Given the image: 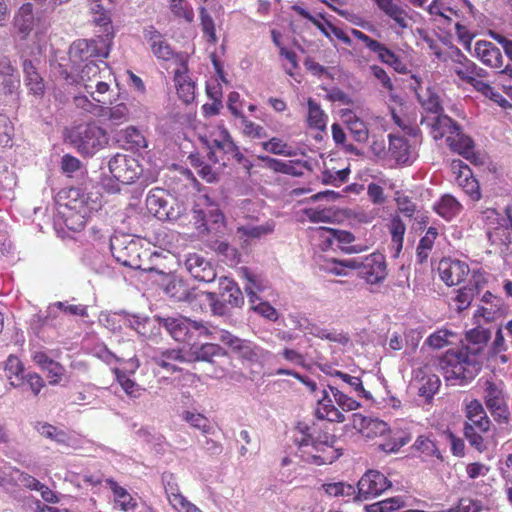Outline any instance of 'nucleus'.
<instances>
[{
	"label": "nucleus",
	"mask_w": 512,
	"mask_h": 512,
	"mask_svg": "<svg viewBox=\"0 0 512 512\" xmlns=\"http://www.w3.org/2000/svg\"><path fill=\"white\" fill-rule=\"evenodd\" d=\"M418 100L427 113L426 116H437L442 114V106L438 94L431 88L417 92Z\"/></svg>",
	"instance_id": "nucleus-48"
},
{
	"label": "nucleus",
	"mask_w": 512,
	"mask_h": 512,
	"mask_svg": "<svg viewBox=\"0 0 512 512\" xmlns=\"http://www.w3.org/2000/svg\"><path fill=\"white\" fill-rule=\"evenodd\" d=\"M112 36L101 33L95 39H79L69 49V66L77 69L81 64L93 61V58H107L110 52Z\"/></svg>",
	"instance_id": "nucleus-10"
},
{
	"label": "nucleus",
	"mask_w": 512,
	"mask_h": 512,
	"mask_svg": "<svg viewBox=\"0 0 512 512\" xmlns=\"http://www.w3.org/2000/svg\"><path fill=\"white\" fill-rule=\"evenodd\" d=\"M192 353L189 354L192 360L210 362L216 356L223 354L222 348L214 343H204L199 347L192 346Z\"/></svg>",
	"instance_id": "nucleus-55"
},
{
	"label": "nucleus",
	"mask_w": 512,
	"mask_h": 512,
	"mask_svg": "<svg viewBox=\"0 0 512 512\" xmlns=\"http://www.w3.org/2000/svg\"><path fill=\"white\" fill-rule=\"evenodd\" d=\"M262 147L265 151L275 155L286 157H292L296 155V152L292 147L277 137H273L268 141L263 142Z\"/></svg>",
	"instance_id": "nucleus-60"
},
{
	"label": "nucleus",
	"mask_w": 512,
	"mask_h": 512,
	"mask_svg": "<svg viewBox=\"0 0 512 512\" xmlns=\"http://www.w3.org/2000/svg\"><path fill=\"white\" fill-rule=\"evenodd\" d=\"M110 250L115 261L132 269H143L140 241L130 235H115L110 239Z\"/></svg>",
	"instance_id": "nucleus-13"
},
{
	"label": "nucleus",
	"mask_w": 512,
	"mask_h": 512,
	"mask_svg": "<svg viewBox=\"0 0 512 512\" xmlns=\"http://www.w3.org/2000/svg\"><path fill=\"white\" fill-rule=\"evenodd\" d=\"M144 38L149 42L153 54L159 60H174L177 63L179 59L183 57L182 55L175 54L167 41L153 27L145 29Z\"/></svg>",
	"instance_id": "nucleus-26"
},
{
	"label": "nucleus",
	"mask_w": 512,
	"mask_h": 512,
	"mask_svg": "<svg viewBox=\"0 0 512 512\" xmlns=\"http://www.w3.org/2000/svg\"><path fill=\"white\" fill-rule=\"evenodd\" d=\"M118 141L123 142L128 149H141L147 147L143 133L134 126L123 129L118 136Z\"/></svg>",
	"instance_id": "nucleus-52"
},
{
	"label": "nucleus",
	"mask_w": 512,
	"mask_h": 512,
	"mask_svg": "<svg viewBox=\"0 0 512 512\" xmlns=\"http://www.w3.org/2000/svg\"><path fill=\"white\" fill-rule=\"evenodd\" d=\"M325 493L331 497L339 498L343 501L357 500L356 488L345 482H333L322 485Z\"/></svg>",
	"instance_id": "nucleus-47"
},
{
	"label": "nucleus",
	"mask_w": 512,
	"mask_h": 512,
	"mask_svg": "<svg viewBox=\"0 0 512 512\" xmlns=\"http://www.w3.org/2000/svg\"><path fill=\"white\" fill-rule=\"evenodd\" d=\"M63 302L58 301L47 307L45 314H36L32 318V326L40 328L45 325L56 326L57 321L62 319Z\"/></svg>",
	"instance_id": "nucleus-44"
},
{
	"label": "nucleus",
	"mask_w": 512,
	"mask_h": 512,
	"mask_svg": "<svg viewBox=\"0 0 512 512\" xmlns=\"http://www.w3.org/2000/svg\"><path fill=\"white\" fill-rule=\"evenodd\" d=\"M193 320L186 317H169L163 320V326L178 342H189L192 338Z\"/></svg>",
	"instance_id": "nucleus-34"
},
{
	"label": "nucleus",
	"mask_w": 512,
	"mask_h": 512,
	"mask_svg": "<svg viewBox=\"0 0 512 512\" xmlns=\"http://www.w3.org/2000/svg\"><path fill=\"white\" fill-rule=\"evenodd\" d=\"M436 213L447 221L456 217L462 209V205L452 195L446 194L434 205Z\"/></svg>",
	"instance_id": "nucleus-46"
},
{
	"label": "nucleus",
	"mask_w": 512,
	"mask_h": 512,
	"mask_svg": "<svg viewBox=\"0 0 512 512\" xmlns=\"http://www.w3.org/2000/svg\"><path fill=\"white\" fill-rule=\"evenodd\" d=\"M210 150V158L214 157V162L222 161L225 164V156L229 151L235 150V143L229 131L223 126L213 129L208 136L202 138Z\"/></svg>",
	"instance_id": "nucleus-17"
},
{
	"label": "nucleus",
	"mask_w": 512,
	"mask_h": 512,
	"mask_svg": "<svg viewBox=\"0 0 512 512\" xmlns=\"http://www.w3.org/2000/svg\"><path fill=\"white\" fill-rule=\"evenodd\" d=\"M5 375L9 380V384L18 388L24 384V365L20 359L14 355H10L5 364Z\"/></svg>",
	"instance_id": "nucleus-45"
},
{
	"label": "nucleus",
	"mask_w": 512,
	"mask_h": 512,
	"mask_svg": "<svg viewBox=\"0 0 512 512\" xmlns=\"http://www.w3.org/2000/svg\"><path fill=\"white\" fill-rule=\"evenodd\" d=\"M84 264L97 274H109L110 258L98 249H86L83 258Z\"/></svg>",
	"instance_id": "nucleus-38"
},
{
	"label": "nucleus",
	"mask_w": 512,
	"mask_h": 512,
	"mask_svg": "<svg viewBox=\"0 0 512 512\" xmlns=\"http://www.w3.org/2000/svg\"><path fill=\"white\" fill-rule=\"evenodd\" d=\"M108 170L111 178L102 179L103 188L109 193H117L121 190V185H129L137 179L142 183H147L150 179L144 174V170L139 161L125 154H116L108 161Z\"/></svg>",
	"instance_id": "nucleus-6"
},
{
	"label": "nucleus",
	"mask_w": 512,
	"mask_h": 512,
	"mask_svg": "<svg viewBox=\"0 0 512 512\" xmlns=\"http://www.w3.org/2000/svg\"><path fill=\"white\" fill-rule=\"evenodd\" d=\"M341 117L354 140L360 143L366 142L369 135L376 129L380 132L388 130V121L381 116L371 114L367 115L366 119H364L358 116L354 111L344 109L341 112Z\"/></svg>",
	"instance_id": "nucleus-12"
},
{
	"label": "nucleus",
	"mask_w": 512,
	"mask_h": 512,
	"mask_svg": "<svg viewBox=\"0 0 512 512\" xmlns=\"http://www.w3.org/2000/svg\"><path fill=\"white\" fill-rule=\"evenodd\" d=\"M320 391L315 415L318 419L342 423L346 420L343 412L355 411L361 407L354 394L341 389L339 386L327 385Z\"/></svg>",
	"instance_id": "nucleus-5"
},
{
	"label": "nucleus",
	"mask_w": 512,
	"mask_h": 512,
	"mask_svg": "<svg viewBox=\"0 0 512 512\" xmlns=\"http://www.w3.org/2000/svg\"><path fill=\"white\" fill-rule=\"evenodd\" d=\"M477 350H448L440 359L439 367L444 378L452 384L463 385L472 380L481 369Z\"/></svg>",
	"instance_id": "nucleus-4"
},
{
	"label": "nucleus",
	"mask_w": 512,
	"mask_h": 512,
	"mask_svg": "<svg viewBox=\"0 0 512 512\" xmlns=\"http://www.w3.org/2000/svg\"><path fill=\"white\" fill-rule=\"evenodd\" d=\"M288 319L294 329H297L304 334L342 344L348 341L347 337L343 334L322 328L302 314H290Z\"/></svg>",
	"instance_id": "nucleus-20"
},
{
	"label": "nucleus",
	"mask_w": 512,
	"mask_h": 512,
	"mask_svg": "<svg viewBox=\"0 0 512 512\" xmlns=\"http://www.w3.org/2000/svg\"><path fill=\"white\" fill-rule=\"evenodd\" d=\"M321 370L331 377V382L328 385L339 386L350 394H354L355 397L367 400L372 398L371 393L364 388L363 381L360 377V374L362 373L361 371H359V374H350L348 372L338 370L331 365H324Z\"/></svg>",
	"instance_id": "nucleus-16"
},
{
	"label": "nucleus",
	"mask_w": 512,
	"mask_h": 512,
	"mask_svg": "<svg viewBox=\"0 0 512 512\" xmlns=\"http://www.w3.org/2000/svg\"><path fill=\"white\" fill-rule=\"evenodd\" d=\"M243 273L247 281L244 289L251 304V309L269 321H277V310L270 303L263 301L257 295L258 292L265 290V282L261 278L253 275L247 269H245Z\"/></svg>",
	"instance_id": "nucleus-14"
},
{
	"label": "nucleus",
	"mask_w": 512,
	"mask_h": 512,
	"mask_svg": "<svg viewBox=\"0 0 512 512\" xmlns=\"http://www.w3.org/2000/svg\"><path fill=\"white\" fill-rule=\"evenodd\" d=\"M490 337L491 333L488 329L478 326L466 333V340L468 344L463 346V348L477 350V357L479 358L480 352L483 350Z\"/></svg>",
	"instance_id": "nucleus-51"
},
{
	"label": "nucleus",
	"mask_w": 512,
	"mask_h": 512,
	"mask_svg": "<svg viewBox=\"0 0 512 512\" xmlns=\"http://www.w3.org/2000/svg\"><path fill=\"white\" fill-rule=\"evenodd\" d=\"M220 341L227 345L235 356L251 364L263 362L268 354L262 347L249 340L240 339L230 332H221Z\"/></svg>",
	"instance_id": "nucleus-15"
},
{
	"label": "nucleus",
	"mask_w": 512,
	"mask_h": 512,
	"mask_svg": "<svg viewBox=\"0 0 512 512\" xmlns=\"http://www.w3.org/2000/svg\"><path fill=\"white\" fill-rule=\"evenodd\" d=\"M24 81L31 93L41 95L44 92V82L36 66L31 60L23 61Z\"/></svg>",
	"instance_id": "nucleus-43"
},
{
	"label": "nucleus",
	"mask_w": 512,
	"mask_h": 512,
	"mask_svg": "<svg viewBox=\"0 0 512 512\" xmlns=\"http://www.w3.org/2000/svg\"><path fill=\"white\" fill-rule=\"evenodd\" d=\"M482 507L480 500L466 497L461 498L456 506L443 512H480Z\"/></svg>",
	"instance_id": "nucleus-64"
},
{
	"label": "nucleus",
	"mask_w": 512,
	"mask_h": 512,
	"mask_svg": "<svg viewBox=\"0 0 512 512\" xmlns=\"http://www.w3.org/2000/svg\"><path fill=\"white\" fill-rule=\"evenodd\" d=\"M452 71L459 77L460 80L466 83H472L475 78L485 77V71L479 68L473 61L468 59L460 51L457 52L453 58Z\"/></svg>",
	"instance_id": "nucleus-27"
},
{
	"label": "nucleus",
	"mask_w": 512,
	"mask_h": 512,
	"mask_svg": "<svg viewBox=\"0 0 512 512\" xmlns=\"http://www.w3.org/2000/svg\"><path fill=\"white\" fill-rule=\"evenodd\" d=\"M353 425L359 429L366 438H384L379 444V449L386 453H394L410 442V437L404 432L392 430L388 424L378 418L365 417L361 414H353Z\"/></svg>",
	"instance_id": "nucleus-8"
},
{
	"label": "nucleus",
	"mask_w": 512,
	"mask_h": 512,
	"mask_svg": "<svg viewBox=\"0 0 512 512\" xmlns=\"http://www.w3.org/2000/svg\"><path fill=\"white\" fill-rule=\"evenodd\" d=\"M15 69L10 64L7 57L0 55V75L4 77L3 85L6 92L12 93L20 85V80L17 75H14Z\"/></svg>",
	"instance_id": "nucleus-53"
},
{
	"label": "nucleus",
	"mask_w": 512,
	"mask_h": 512,
	"mask_svg": "<svg viewBox=\"0 0 512 512\" xmlns=\"http://www.w3.org/2000/svg\"><path fill=\"white\" fill-rule=\"evenodd\" d=\"M106 483L113 492L115 505L122 511H133L137 507L136 499H134L125 488L118 485L116 481L107 479Z\"/></svg>",
	"instance_id": "nucleus-42"
},
{
	"label": "nucleus",
	"mask_w": 512,
	"mask_h": 512,
	"mask_svg": "<svg viewBox=\"0 0 512 512\" xmlns=\"http://www.w3.org/2000/svg\"><path fill=\"white\" fill-rule=\"evenodd\" d=\"M421 124L430 128V133L435 140L442 139L443 137H446L447 140L448 136L452 135L460 127L450 117L443 114L437 116H423Z\"/></svg>",
	"instance_id": "nucleus-25"
},
{
	"label": "nucleus",
	"mask_w": 512,
	"mask_h": 512,
	"mask_svg": "<svg viewBox=\"0 0 512 512\" xmlns=\"http://www.w3.org/2000/svg\"><path fill=\"white\" fill-rule=\"evenodd\" d=\"M165 293L175 301L188 302L191 309H195L194 303L197 293L191 290L189 285L181 278L170 277L164 287Z\"/></svg>",
	"instance_id": "nucleus-28"
},
{
	"label": "nucleus",
	"mask_w": 512,
	"mask_h": 512,
	"mask_svg": "<svg viewBox=\"0 0 512 512\" xmlns=\"http://www.w3.org/2000/svg\"><path fill=\"white\" fill-rule=\"evenodd\" d=\"M34 429L42 436L51 441L56 442L61 445L63 442L64 431L62 429H58L57 427L47 423V422H36L34 425Z\"/></svg>",
	"instance_id": "nucleus-63"
},
{
	"label": "nucleus",
	"mask_w": 512,
	"mask_h": 512,
	"mask_svg": "<svg viewBox=\"0 0 512 512\" xmlns=\"http://www.w3.org/2000/svg\"><path fill=\"white\" fill-rule=\"evenodd\" d=\"M389 161L396 165H411L418 157L416 144L410 143L405 137L390 133Z\"/></svg>",
	"instance_id": "nucleus-21"
},
{
	"label": "nucleus",
	"mask_w": 512,
	"mask_h": 512,
	"mask_svg": "<svg viewBox=\"0 0 512 512\" xmlns=\"http://www.w3.org/2000/svg\"><path fill=\"white\" fill-rule=\"evenodd\" d=\"M74 104L77 108L82 109L83 111L93 114L95 116H103L104 115V106L102 103H98L92 99V97L87 95H76L74 97Z\"/></svg>",
	"instance_id": "nucleus-59"
},
{
	"label": "nucleus",
	"mask_w": 512,
	"mask_h": 512,
	"mask_svg": "<svg viewBox=\"0 0 512 512\" xmlns=\"http://www.w3.org/2000/svg\"><path fill=\"white\" fill-rule=\"evenodd\" d=\"M483 276L481 273H473L469 284L457 290L456 296L452 298V305L458 312L467 309L475 296L482 288Z\"/></svg>",
	"instance_id": "nucleus-29"
},
{
	"label": "nucleus",
	"mask_w": 512,
	"mask_h": 512,
	"mask_svg": "<svg viewBox=\"0 0 512 512\" xmlns=\"http://www.w3.org/2000/svg\"><path fill=\"white\" fill-rule=\"evenodd\" d=\"M345 268L358 270L359 275L371 284L382 281L386 276L385 259L380 253L357 256L342 261L333 259L323 266L325 271L335 275H346Z\"/></svg>",
	"instance_id": "nucleus-7"
},
{
	"label": "nucleus",
	"mask_w": 512,
	"mask_h": 512,
	"mask_svg": "<svg viewBox=\"0 0 512 512\" xmlns=\"http://www.w3.org/2000/svg\"><path fill=\"white\" fill-rule=\"evenodd\" d=\"M148 318L140 315H131L128 313H114L113 315L107 318V322H112L113 324L119 322V328L122 326L129 327L135 330L140 335H145L146 333V323Z\"/></svg>",
	"instance_id": "nucleus-41"
},
{
	"label": "nucleus",
	"mask_w": 512,
	"mask_h": 512,
	"mask_svg": "<svg viewBox=\"0 0 512 512\" xmlns=\"http://www.w3.org/2000/svg\"><path fill=\"white\" fill-rule=\"evenodd\" d=\"M102 206V197L98 190L71 187L58 195L59 213L69 230L80 231L87 219Z\"/></svg>",
	"instance_id": "nucleus-2"
},
{
	"label": "nucleus",
	"mask_w": 512,
	"mask_h": 512,
	"mask_svg": "<svg viewBox=\"0 0 512 512\" xmlns=\"http://www.w3.org/2000/svg\"><path fill=\"white\" fill-rule=\"evenodd\" d=\"M307 105V122L309 127L319 131H324L328 121L327 114L322 110L320 104L312 98L308 99Z\"/></svg>",
	"instance_id": "nucleus-49"
},
{
	"label": "nucleus",
	"mask_w": 512,
	"mask_h": 512,
	"mask_svg": "<svg viewBox=\"0 0 512 512\" xmlns=\"http://www.w3.org/2000/svg\"><path fill=\"white\" fill-rule=\"evenodd\" d=\"M183 421L187 422L192 428L198 429L204 435L213 433V427L209 419L201 413L192 411H183L181 414Z\"/></svg>",
	"instance_id": "nucleus-54"
},
{
	"label": "nucleus",
	"mask_w": 512,
	"mask_h": 512,
	"mask_svg": "<svg viewBox=\"0 0 512 512\" xmlns=\"http://www.w3.org/2000/svg\"><path fill=\"white\" fill-rule=\"evenodd\" d=\"M464 435L469 444L481 453L493 449L497 444L491 429L487 432H480L472 428H464Z\"/></svg>",
	"instance_id": "nucleus-37"
},
{
	"label": "nucleus",
	"mask_w": 512,
	"mask_h": 512,
	"mask_svg": "<svg viewBox=\"0 0 512 512\" xmlns=\"http://www.w3.org/2000/svg\"><path fill=\"white\" fill-rule=\"evenodd\" d=\"M273 228V225L270 223L256 226L248 224L238 227L237 232L246 239H259L271 233Z\"/></svg>",
	"instance_id": "nucleus-62"
},
{
	"label": "nucleus",
	"mask_w": 512,
	"mask_h": 512,
	"mask_svg": "<svg viewBox=\"0 0 512 512\" xmlns=\"http://www.w3.org/2000/svg\"><path fill=\"white\" fill-rule=\"evenodd\" d=\"M146 206L148 211L159 220L174 218L163 189L157 188L150 191L146 198Z\"/></svg>",
	"instance_id": "nucleus-30"
},
{
	"label": "nucleus",
	"mask_w": 512,
	"mask_h": 512,
	"mask_svg": "<svg viewBox=\"0 0 512 512\" xmlns=\"http://www.w3.org/2000/svg\"><path fill=\"white\" fill-rule=\"evenodd\" d=\"M373 2L380 11L393 20L395 26L392 29L397 35L402 36L403 30L411 27V17L408 12L394 0H373Z\"/></svg>",
	"instance_id": "nucleus-23"
},
{
	"label": "nucleus",
	"mask_w": 512,
	"mask_h": 512,
	"mask_svg": "<svg viewBox=\"0 0 512 512\" xmlns=\"http://www.w3.org/2000/svg\"><path fill=\"white\" fill-rule=\"evenodd\" d=\"M195 300L204 303L205 307H211L214 315L224 316L228 313L226 304L215 299V293L199 292Z\"/></svg>",
	"instance_id": "nucleus-61"
},
{
	"label": "nucleus",
	"mask_w": 512,
	"mask_h": 512,
	"mask_svg": "<svg viewBox=\"0 0 512 512\" xmlns=\"http://www.w3.org/2000/svg\"><path fill=\"white\" fill-rule=\"evenodd\" d=\"M185 267L193 278L198 281L210 283L215 280L217 273L213 264L199 254H189L185 260Z\"/></svg>",
	"instance_id": "nucleus-24"
},
{
	"label": "nucleus",
	"mask_w": 512,
	"mask_h": 512,
	"mask_svg": "<svg viewBox=\"0 0 512 512\" xmlns=\"http://www.w3.org/2000/svg\"><path fill=\"white\" fill-rule=\"evenodd\" d=\"M389 231L391 234L390 253L393 258H398L403 248L406 225L399 216H395L390 221Z\"/></svg>",
	"instance_id": "nucleus-40"
},
{
	"label": "nucleus",
	"mask_w": 512,
	"mask_h": 512,
	"mask_svg": "<svg viewBox=\"0 0 512 512\" xmlns=\"http://www.w3.org/2000/svg\"><path fill=\"white\" fill-rule=\"evenodd\" d=\"M313 238L317 241L316 245L322 251L337 249L335 231L328 227H318L313 230Z\"/></svg>",
	"instance_id": "nucleus-56"
},
{
	"label": "nucleus",
	"mask_w": 512,
	"mask_h": 512,
	"mask_svg": "<svg viewBox=\"0 0 512 512\" xmlns=\"http://www.w3.org/2000/svg\"><path fill=\"white\" fill-rule=\"evenodd\" d=\"M35 18L31 3L23 4L14 16V27L25 38L33 29Z\"/></svg>",
	"instance_id": "nucleus-39"
},
{
	"label": "nucleus",
	"mask_w": 512,
	"mask_h": 512,
	"mask_svg": "<svg viewBox=\"0 0 512 512\" xmlns=\"http://www.w3.org/2000/svg\"><path fill=\"white\" fill-rule=\"evenodd\" d=\"M337 442L335 436L317 432L315 428H306L295 436L299 456L304 461L316 465L331 464L342 455L341 448L336 445Z\"/></svg>",
	"instance_id": "nucleus-3"
},
{
	"label": "nucleus",
	"mask_w": 512,
	"mask_h": 512,
	"mask_svg": "<svg viewBox=\"0 0 512 512\" xmlns=\"http://www.w3.org/2000/svg\"><path fill=\"white\" fill-rule=\"evenodd\" d=\"M194 218L198 227L209 229V223L218 225L224 222V215L218 205L207 194H200L193 208Z\"/></svg>",
	"instance_id": "nucleus-18"
},
{
	"label": "nucleus",
	"mask_w": 512,
	"mask_h": 512,
	"mask_svg": "<svg viewBox=\"0 0 512 512\" xmlns=\"http://www.w3.org/2000/svg\"><path fill=\"white\" fill-rule=\"evenodd\" d=\"M447 144L454 152H457L471 162L474 161L475 153L473 141L461 131V127L452 135L448 136Z\"/></svg>",
	"instance_id": "nucleus-36"
},
{
	"label": "nucleus",
	"mask_w": 512,
	"mask_h": 512,
	"mask_svg": "<svg viewBox=\"0 0 512 512\" xmlns=\"http://www.w3.org/2000/svg\"><path fill=\"white\" fill-rule=\"evenodd\" d=\"M479 383L483 389V398L486 407L489 409L494 419L499 423L507 422L509 420L510 411L508 396L503 381L489 377L481 378Z\"/></svg>",
	"instance_id": "nucleus-11"
},
{
	"label": "nucleus",
	"mask_w": 512,
	"mask_h": 512,
	"mask_svg": "<svg viewBox=\"0 0 512 512\" xmlns=\"http://www.w3.org/2000/svg\"><path fill=\"white\" fill-rule=\"evenodd\" d=\"M93 22L101 28V33L114 36L108 11L110 0H87Z\"/></svg>",
	"instance_id": "nucleus-31"
},
{
	"label": "nucleus",
	"mask_w": 512,
	"mask_h": 512,
	"mask_svg": "<svg viewBox=\"0 0 512 512\" xmlns=\"http://www.w3.org/2000/svg\"><path fill=\"white\" fill-rule=\"evenodd\" d=\"M104 115L111 125L119 126L129 120V109L126 104L120 103L112 107H104Z\"/></svg>",
	"instance_id": "nucleus-58"
},
{
	"label": "nucleus",
	"mask_w": 512,
	"mask_h": 512,
	"mask_svg": "<svg viewBox=\"0 0 512 512\" xmlns=\"http://www.w3.org/2000/svg\"><path fill=\"white\" fill-rule=\"evenodd\" d=\"M65 139L79 153L92 156L108 144L106 131L95 124H80L67 130Z\"/></svg>",
	"instance_id": "nucleus-9"
},
{
	"label": "nucleus",
	"mask_w": 512,
	"mask_h": 512,
	"mask_svg": "<svg viewBox=\"0 0 512 512\" xmlns=\"http://www.w3.org/2000/svg\"><path fill=\"white\" fill-rule=\"evenodd\" d=\"M99 63L103 65V68L94 60L84 63V65L81 64L77 69L58 63L54 71L68 84L83 86L85 93L89 94L96 102H111V72L106 63L102 60Z\"/></svg>",
	"instance_id": "nucleus-1"
},
{
	"label": "nucleus",
	"mask_w": 512,
	"mask_h": 512,
	"mask_svg": "<svg viewBox=\"0 0 512 512\" xmlns=\"http://www.w3.org/2000/svg\"><path fill=\"white\" fill-rule=\"evenodd\" d=\"M437 236V229L435 227H429L425 235L420 239L417 247V258L420 263L427 260Z\"/></svg>",
	"instance_id": "nucleus-57"
},
{
	"label": "nucleus",
	"mask_w": 512,
	"mask_h": 512,
	"mask_svg": "<svg viewBox=\"0 0 512 512\" xmlns=\"http://www.w3.org/2000/svg\"><path fill=\"white\" fill-rule=\"evenodd\" d=\"M413 385L421 397L430 400L439 389L440 379L435 374L427 373L425 368H420L415 371Z\"/></svg>",
	"instance_id": "nucleus-32"
},
{
	"label": "nucleus",
	"mask_w": 512,
	"mask_h": 512,
	"mask_svg": "<svg viewBox=\"0 0 512 512\" xmlns=\"http://www.w3.org/2000/svg\"><path fill=\"white\" fill-rule=\"evenodd\" d=\"M474 56L486 66L492 68H500L502 66L503 56L500 49L489 41H477L474 47Z\"/></svg>",
	"instance_id": "nucleus-33"
},
{
	"label": "nucleus",
	"mask_w": 512,
	"mask_h": 512,
	"mask_svg": "<svg viewBox=\"0 0 512 512\" xmlns=\"http://www.w3.org/2000/svg\"><path fill=\"white\" fill-rule=\"evenodd\" d=\"M460 338L457 333L452 330L443 328L432 333L426 340L425 344L433 349H442L448 345L455 344Z\"/></svg>",
	"instance_id": "nucleus-50"
},
{
	"label": "nucleus",
	"mask_w": 512,
	"mask_h": 512,
	"mask_svg": "<svg viewBox=\"0 0 512 512\" xmlns=\"http://www.w3.org/2000/svg\"><path fill=\"white\" fill-rule=\"evenodd\" d=\"M438 274L440 279L447 286L460 284L469 274V266L467 263L458 259L443 258L438 264Z\"/></svg>",
	"instance_id": "nucleus-22"
},
{
	"label": "nucleus",
	"mask_w": 512,
	"mask_h": 512,
	"mask_svg": "<svg viewBox=\"0 0 512 512\" xmlns=\"http://www.w3.org/2000/svg\"><path fill=\"white\" fill-rule=\"evenodd\" d=\"M152 359L157 365L171 372L177 370V363H186L192 361L189 353H185L181 349H168L156 352L152 356Z\"/></svg>",
	"instance_id": "nucleus-35"
},
{
	"label": "nucleus",
	"mask_w": 512,
	"mask_h": 512,
	"mask_svg": "<svg viewBox=\"0 0 512 512\" xmlns=\"http://www.w3.org/2000/svg\"><path fill=\"white\" fill-rule=\"evenodd\" d=\"M386 476L375 470L367 471L358 481L356 492L357 500H368L379 496L390 487Z\"/></svg>",
	"instance_id": "nucleus-19"
}]
</instances>
